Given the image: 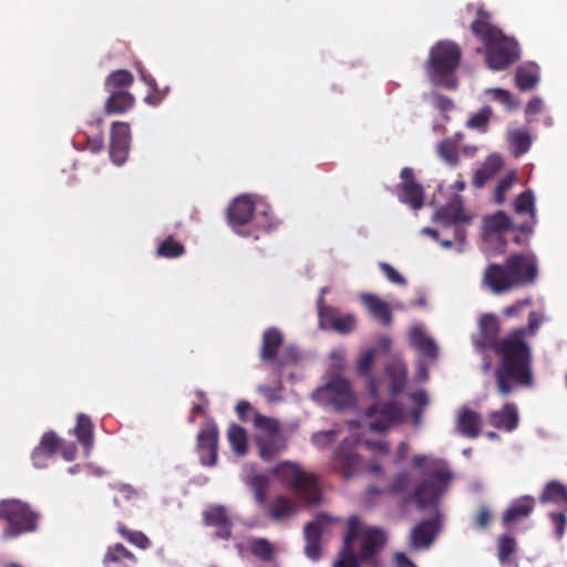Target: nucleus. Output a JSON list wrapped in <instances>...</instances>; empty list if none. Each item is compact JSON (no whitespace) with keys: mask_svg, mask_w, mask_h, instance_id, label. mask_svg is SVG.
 <instances>
[{"mask_svg":"<svg viewBox=\"0 0 567 567\" xmlns=\"http://www.w3.org/2000/svg\"><path fill=\"white\" fill-rule=\"evenodd\" d=\"M340 433V427H333L327 431H319L311 435V443L319 447L324 449L328 445H330L338 437Z\"/></svg>","mask_w":567,"mask_h":567,"instance_id":"nucleus-46","label":"nucleus"},{"mask_svg":"<svg viewBox=\"0 0 567 567\" xmlns=\"http://www.w3.org/2000/svg\"><path fill=\"white\" fill-rule=\"evenodd\" d=\"M409 450H410V446L406 442L403 441L399 444L398 450L395 452V457H394L395 465H400L408 458Z\"/></svg>","mask_w":567,"mask_h":567,"instance_id":"nucleus-61","label":"nucleus"},{"mask_svg":"<svg viewBox=\"0 0 567 567\" xmlns=\"http://www.w3.org/2000/svg\"><path fill=\"white\" fill-rule=\"evenodd\" d=\"M256 443L259 449V456L266 461L271 462L287 447V442L282 433H275V435H256Z\"/></svg>","mask_w":567,"mask_h":567,"instance_id":"nucleus-23","label":"nucleus"},{"mask_svg":"<svg viewBox=\"0 0 567 567\" xmlns=\"http://www.w3.org/2000/svg\"><path fill=\"white\" fill-rule=\"evenodd\" d=\"M405 412L401 404L393 400L377 401L368 409L363 422L371 431L383 432L403 422Z\"/></svg>","mask_w":567,"mask_h":567,"instance_id":"nucleus-13","label":"nucleus"},{"mask_svg":"<svg viewBox=\"0 0 567 567\" xmlns=\"http://www.w3.org/2000/svg\"><path fill=\"white\" fill-rule=\"evenodd\" d=\"M249 549L254 556L262 561H270L274 555V546L266 538H251L248 540Z\"/></svg>","mask_w":567,"mask_h":567,"instance_id":"nucleus-41","label":"nucleus"},{"mask_svg":"<svg viewBox=\"0 0 567 567\" xmlns=\"http://www.w3.org/2000/svg\"><path fill=\"white\" fill-rule=\"evenodd\" d=\"M228 441L237 455H245L247 452V434L239 425H231L228 430Z\"/></svg>","mask_w":567,"mask_h":567,"instance_id":"nucleus-40","label":"nucleus"},{"mask_svg":"<svg viewBox=\"0 0 567 567\" xmlns=\"http://www.w3.org/2000/svg\"><path fill=\"white\" fill-rule=\"evenodd\" d=\"M542 107H543L542 99L538 96H535L527 103L525 112L528 115L537 114L542 111Z\"/></svg>","mask_w":567,"mask_h":567,"instance_id":"nucleus-64","label":"nucleus"},{"mask_svg":"<svg viewBox=\"0 0 567 567\" xmlns=\"http://www.w3.org/2000/svg\"><path fill=\"white\" fill-rule=\"evenodd\" d=\"M498 332L497 317L484 315L473 343L480 354L492 350L501 358L495 369V382L498 393L506 396L517 388L533 385V354L530 346L524 340V330H515L505 338H499Z\"/></svg>","mask_w":567,"mask_h":567,"instance_id":"nucleus-2","label":"nucleus"},{"mask_svg":"<svg viewBox=\"0 0 567 567\" xmlns=\"http://www.w3.org/2000/svg\"><path fill=\"white\" fill-rule=\"evenodd\" d=\"M260 359L262 362L272 363L275 369L282 370L299 360V352L293 346L284 347L282 333L277 328L271 327L262 333Z\"/></svg>","mask_w":567,"mask_h":567,"instance_id":"nucleus-10","label":"nucleus"},{"mask_svg":"<svg viewBox=\"0 0 567 567\" xmlns=\"http://www.w3.org/2000/svg\"><path fill=\"white\" fill-rule=\"evenodd\" d=\"M184 246L171 237L164 240L157 248L158 255L167 258L178 257L184 254Z\"/></svg>","mask_w":567,"mask_h":567,"instance_id":"nucleus-47","label":"nucleus"},{"mask_svg":"<svg viewBox=\"0 0 567 567\" xmlns=\"http://www.w3.org/2000/svg\"><path fill=\"white\" fill-rule=\"evenodd\" d=\"M516 550L515 538L509 535H503L498 540V558L502 564L508 560L509 556Z\"/></svg>","mask_w":567,"mask_h":567,"instance_id":"nucleus-48","label":"nucleus"},{"mask_svg":"<svg viewBox=\"0 0 567 567\" xmlns=\"http://www.w3.org/2000/svg\"><path fill=\"white\" fill-rule=\"evenodd\" d=\"M534 506L535 498L529 495H524L512 501L507 509L503 513V523L507 525L529 516Z\"/></svg>","mask_w":567,"mask_h":567,"instance_id":"nucleus-26","label":"nucleus"},{"mask_svg":"<svg viewBox=\"0 0 567 567\" xmlns=\"http://www.w3.org/2000/svg\"><path fill=\"white\" fill-rule=\"evenodd\" d=\"M538 276L537 259L534 254H516L501 264H491L484 271V284L496 295L516 287L529 285Z\"/></svg>","mask_w":567,"mask_h":567,"instance_id":"nucleus-4","label":"nucleus"},{"mask_svg":"<svg viewBox=\"0 0 567 567\" xmlns=\"http://www.w3.org/2000/svg\"><path fill=\"white\" fill-rule=\"evenodd\" d=\"M312 398L315 401L331 405L336 410L349 409L355 402L350 382L339 374L332 375L323 386L317 389Z\"/></svg>","mask_w":567,"mask_h":567,"instance_id":"nucleus-12","label":"nucleus"},{"mask_svg":"<svg viewBox=\"0 0 567 567\" xmlns=\"http://www.w3.org/2000/svg\"><path fill=\"white\" fill-rule=\"evenodd\" d=\"M507 141L514 156L518 157L527 153L532 145L530 135L523 130H515L508 133Z\"/></svg>","mask_w":567,"mask_h":567,"instance_id":"nucleus-38","label":"nucleus"},{"mask_svg":"<svg viewBox=\"0 0 567 567\" xmlns=\"http://www.w3.org/2000/svg\"><path fill=\"white\" fill-rule=\"evenodd\" d=\"M252 423L257 430L261 431L258 435L271 436L275 435V433H281L280 425L277 420L265 416L260 413L254 412Z\"/></svg>","mask_w":567,"mask_h":567,"instance_id":"nucleus-42","label":"nucleus"},{"mask_svg":"<svg viewBox=\"0 0 567 567\" xmlns=\"http://www.w3.org/2000/svg\"><path fill=\"white\" fill-rule=\"evenodd\" d=\"M484 93L486 95H492V99L494 101L499 102L508 110H513V109L517 107V103L515 101H513L512 95H511L509 91H507V90L499 89V87L486 89L484 91Z\"/></svg>","mask_w":567,"mask_h":567,"instance_id":"nucleus-49","label":"nucleus"},{"mask_svg":"<svg viewBox=\"0 0 567 567\" xmlns=\"http://www.w3.org/2000/svg\"><path fill=\"white\" fill-rule=\"evenodd\" d=\"M297 513L296 503L285 496H277L272 502L270 516L275 520L286 519L295 516Z\"/></svg>","mask_w":567,"mask_h":567,"instance_id":"nucleus-36","label":"nucleus"},{"mask_svg":"<svg viewBox=\"0 0 567 567\" xmlns=\"http://www.w3.org/2000/svg\"><path fill=\"white\" fill-rule=\"evenodd\" d=\"M491 116L492 109L489 106H484L467 120L466 126L485 133L487 131Z\"/></svg>","mask_w":567,"mask_h":567,"instance_id":"nucleus-44","label":"nucleus"},{"mask_svg":"<svg viewBox=\"0 0 567 567\" xmlns=\"http://www.w3.org/2000/svg\"><path fill=\"white\" fill-rule=\"evenodd\" d=\"M549 517L555 526L557 538H561L567 525V518L565 513H550Z\"/></svg>","mask_w":567,"mask_h":567,"instance_id":"nucleus-55","label":"nucleus"},{"mask_svg":"<svg viewBox=\"0 0 567 567\" xmlns=\"http://www.w3.org/2000/svg\"><path fill=\"white\" fill-rule=\"evenodd\" d=\"M411 346L417 350L419 354L432 361L439 357V348L433 338L425 332L424 326L414 324L409 334Z\"/></svg>","mask_w":567,"mask_h":567,"instance_id":"nucleus-20","label":"nucleus"},{"mask_svg":"<svg viewBox=\"0 0 567 567\" xmlns=\"http://www.w3.org/2000/svg\"><path fill=\"white\" fill-rule=\"evenodd\" d=\"M411 400L417 409H423L429 403V395L425 390H417L410 394Z\"/></svg>","mask_w":567,"mask_h":567,"instance_id":"nucleus-60","label":"nucleus"},{"mask_svg":"<svg viewBox=\"0 0 567 567\" xmlns=\"http://www.w3.org/2000/svg\"><path fill=\"white\" fill-rule=\"evenodd\" d=\"M271 474L292 489L302 502L309 505L319 503L320 491L316 477L303 471L299 464L291 461L279 462L271 470Z\"/></svg>","mask_w":567,"mask_h":567,"instance_id":"nucleus-7","label":"nucleus"},{"mask_svg":"<svg viewBox=\"0 0 567 567\" xmlns=\"http://www.w3.org/2000/svg\"><path fill=\"white\" fill-rule=\"evenodd\" d=\"M509 227L516 229L515 226L511 225V220L504 212H497L496 214L484 218V229L487 237L492 235L499 236L502 230Z\"/></svg>","mask_w":567,"mask_h":567,"instance_id":"nucleus-37","label":"nucleus"},{"mask_svg":"<svg viewBox=\"0 0 567 567\" xmlns=\"http://www.w3.org/2000/svg\"><path fill=\"white\" fill-rule=\"evenodd\" d=\"M540 323H542L540 315H538L535 311H532L528 316L527 327L519 328L518 330H524V337L527 333L534 334L538 330Z\"/></svg>","mask_w":567,"mask_h":567,"instance_id":"nucleus-56","label":"nucleus"},{"mask_svg":"<svg viewBox=\"0 0 567 567\" xmlns=\"http://www.w3.org/2000/svg\"><path fill=\"white\" fill-rule=\"evenodd\" d=\"M380 268L385 275L386 279L395 285H405L404 277L399 274L391 265L386 262H380Z\"/></svg>","mask_w":567,"mask_h":567,"instance_id":"nucleus-54","label":"nucleus"},{"mask_svg":"<svg viewBox=\"0 0 567 567\" xmlns=\"http://www.w3.org/2000/svg\"><path fill=\"white\" fill-rule=\"evenodd\" d=\"M412 466L419 471L420 478L410 471H401L392 478L386 491L400 496L404 503L415 504L421 511L435 509V517L419 523L410 533L409 546L417 551L429 549L440 530L437 504L447 492L453 473L445 461L425 454L414 455Z\"/></svg>","mask_w":567,"mask_h":567,"instance_id":"nucleus-1","label":"nucleus"},{"mask_svg":"<svg viewBox=\"0 0 567 567\" xmlns=\"http://www.w3.org/2000/svg\"><path fill=\"white\" fill-rule=\"evenodd\" d=\"M385 373L390 379V393L398 395L406 384L408 369L405 363L400 359H394L386 364Z\"/></svg>","mask_w":567,"mask_h":567,"instance_id":"nucleus-29","label":"nucleus"},{"mask_svg":"<svg viewBox=\"0 0 567 567\" xmlns=\"http://www.w3.org/2000/svg\"><path fill=\"white\" fill-rule=\"evenodd\" d=\"M358 439L349 436L337 446L332 457V468L344 480L354 477L362 467V460L355 451Z\"/></svg>","mask_w":567,"mask_h":567,"instance_id":"nucleus-14","label":"nucleus"},{"mask_svg":"<svg viewBox=\"0 0 567 567\" xmlns=\"http://www.w3.org/2000/svg\"><path fill=\"white\" fill-rule=\"evenodd\" d=\"M502 163V157L499 155H489L484 165L475 172L473 176V185L477 188L484 186V184L499 171Z\"/></svg>","mask_w":567,"mask_h":567,"instance_id":"nucleus-34","label":"nucleus"},{"mask_svg":"<svg viewBox=\"0 0 567 567\" xmlns=\"http://www.w3.org/2000/svg\"><path fill=\"white\" fill-rule=\"evenodd\" d=\"M427 379H429L427 365L423 360H419L416 363L415 381L422 383V382H425Z\"/></svg>","mask_w":567,"mask_h":567,"instance_id":"nucleus-62","label":"nucleus"},{"mask_svg":"<svg viewBox=\"0 0 567 567\" xmlns=\"http://www.w3.org/2000/svg\"><path fill=\"white\" fill-rule=\"evenodd\" d=\"M218 430L214 422L208 421L197 435V450L200 464L213 466L217 462Z\"/></svg>","mask_w":567,"mask_h":567,"instance_id":"nucleus-17","label":"nucleus"},{"mask_svg":"<svg viewBox=\"0 0 567 567\" xmlns=\"http://www.w3.org/2000/svg\"><path fill=\"white\" fill-rule=\"evenodd\" d=\"M433 103H434L436 109H439L440 111H443V112H446V111H450V110L453 109L452 100L446 97V96H444V95L434 94L433 95Z\"/></svg>","mask_w":567,"mask_h":567,"instance_id":"nucleus-57","label":"nucleus"},{"mask_svg":"<svg viewBox=\"0 0 567 567\" xmlns=\"http://www.w3.org/2000/svg\"><path fill=\"white\" fill-rule=\"evenodd\" d=\"M0 517L8 522L3 530V538H14L23 533L33 532L37 528V514L29 505L19 499L0 502Z\"/></svg>","mask_w":567,"mask_h":567,"instance_id":"nucleus-9","label":"nucleus"},{"mask_svg":"<svg viewBox=\"0 0 567 567\" xmlns=\"http://www.w3.org/2000/svg\"><path fill=\"white\" fill-rule=\"evenodd\" d=\"M400 176L402 179L398 195L400 202L409 205L414 210L420 209L424 203L423 188L415 183L413 171L405 167L401 171Z\"/></svg>","mask_w":567,"mask_h":567,"instance_id":"nucleus-18","label":"nucleus"},{"mask_svg":"<svg viewBox=\"0 0 567 567\" xmlns=\"http://www.w3.org/2000/svg\"><path fill=\"white\" fill-rule=\"evenodd\" d=\"M140 78L154 92L153 95L148 94L145 97V102L151 105H158L166 95V93L168 92V87H165L163 89V91H159L155 79L152 75L147 74L146 71L143 69H140Z\"/></svg>","mask_w":567,"mask_h":567,"instance_id":"nucleus-43","label":"nucleus"},{"mask_svg":"<svg viewBox=\"0 0 567 567\" xmlns=\"http://www.w3.org/2000/svg\"><path fill=\"white\" fill-rule=\"evenodd\" d=\"M332 519L326 515L320 514L313 519L309 522L305 526V554L311 560H318L321 556V547L320 540L322 535L326 533L328 526L331 524Z\"/></svg>","mask_w":567,"mask_h":567,"instance_id":"nucleus-15","label":"nucleus"},{"mask_svg":"<svg viewBox=\"0 0 567 567\" xmlns=\"http://www.w3.org/2000/svg\"><path fill=\"white\" fill-rule=\"evenodd\" d=\"M204 520L207 526L215 527V536L228 539L231 536L233 524L226 514L224 506H214L204 512Z\"/></svg>","mask_w":567,"mask_h":567,"instance_id":"nucleus-22","label":"nucleus"},{"mask_svg":"<svg viewBox=\"0 0 567 567\" xmlns=\"http://www.w3.org/2000/svg\"><path fill=\"white\" fill-rule=\"evenodd\" d=\"M127 561L134 564L135 557L122 544L110 547L103 559L105 567H131Z\"/></svg>","mask_w":567,"mask_h":567,"instance_id":"nucleus-33","label":"nucleus"},{"mask_svg":"<svg viewBox=\"0 0 567 567\" xmlns=\"http://www.w3.org/2000/svg\"><path fill=\"white\" fill-rule=\"evenodd\" d=\"M360 298L374 319L379 320L384 326L392 322V313L388 302L368 292L362 293Z\"/></svg>","mask_w":567,"mask_h":567,"instance_id":"nucleus-27","label":"nucleus"},{"mask_svg":"<svg viewBox=\"0 0 567 567\" xmlns=\"http://www.w3.org/2000/svg\"><path fill=\"white\" fill-rule=\"evenodd\" d=\"M473 33L483 42L486 50V64L491 70L507 69L518 58V44L489 22V14L482 9L472 22Z\"/></svg>","mask_w":567,"mask_h":567,"instance_id":"nucleus-5","label":"nucleus"},{"mask_svg":"<svg viewBox=\"0 0 567 567\" xmlns=\"http://www.w3.org/2000/svg\"><path fill=\"white\" fill-rule=\"evenodd\" d=\"M59 439L53 432L43 434L40 445L37 449H41L44 453V458H50L58 447Z\"/></svg>","mask_w":567,"mask_h":567,"instance_id":"nucleus-52","label":"nucleus"},{"mask_svg":"<svg viewBox=\"0 0 567 567\" xmlns=\"http://www.w3.org/2000/svg\"><path fill=\"white\" fill-rule=\"evenodd\" d=\"M488 423L497 430L513 432L519 423L518 408L513 402H507L502 409L492 411L488 414Z\"/></svg>","mask_w":567,"mask_h":567,"instance_id":"nucleus-19","label":"nucleus"},{"mask_svg":"<svg viewBox=\"0 0 567 567\" xmlns=\"http://www.w3.org/2000/svg\"><path fill=\"white\" fill-rule=\"evenodd\" d=\"M516 85L522 91L532 90L539 81V70L534 63L520 65L516 71Z\"/></svg>","mask_w":567,"mask_h":567,"instance_id":"nucleus-35","label":"nucleus"},{"mask_svg":"<svg viewBox=\"0 0 567 567\" xmlns=\"http://www.w3.org/2000/svg\"><path fill=\"white\" fill-rule=\"evenodd\" d=\"M133 104L134 96L131 93L121 90L114 91L111 92L105 102V113L122 114L132 109Z\"/></svg>","mask_w":567,"mask_h":567,"instance_id":"nucleus-31","label":"nucleus"},{"mask_svg":"<svg viewBox=\"0 0 567 567\" xmlns=\"http://www.w3.org/2000/svg\"><path fill=\"white\" fill-rule=\"evenodd\" d=\"M462 140L463 134L456 133L454 136L443 140L436 146L439 157L452 167L458 163V146Z\"/></svg>","mask_w":567,"mask_h":567,"instance_id":"nucleus-30","label":"nucleus"},{"mask_svg":"<svg viewBox=\"0 0 567 567\" xmlns=\"http://www.w3.org/2000/svg\"><path fill=\"white\" fill-rule=\"evenodd\" d=\"M393 567H417L404 553L396 551L393 555Z\"/></svg>","mask_w":567,"mask_h":567,"instance_id":"nucleus-58","label":"nucleus"},{"mask_svg":"<svg viewBox=\"0 0 567 567\" xmlns=\"http://www.w3.org/2000/svg\"><path fill=\"white\" fill-rule=\"evenodd\" d=\"M386 543V534L379 527L361 528L359 517L351 516L339 558L332 567H360L372 559Z\"/></svg>","mask_w":567,"mask_h":567,"instance_id":"nucleus-3","label":"nucleus"},{"mask_svg":"<svg viewBox=\"0 0 567 567\" xmlns=\"http://www.w3.org/2000/svg\"><path fill=\"white\" fill-rule=\"evenodd\" d=\"M275 374H276V385L275 386H270L267 384H259L257 386V392L259 394H261L266 399V401L269 403H277V402L282 401V399H284L281 395L282 372H281V370L275 369Z\"/></svg>","mask_w":567,"mask_h":567,"instance_id":"nucleus-39","label":"nucleus"},{"mask_svg":"<svg viewBox=\"0 0 567 567\" xmlns=\"http://www.w3.org/2000/svg\"><path fill=\"white\" fill-rule=\"evenodd\" d=\"M434 219L445 230H453L456 251L462 254L466 240V228L472 224V216L464 210L461 197L455 195L446 205L437 209Z\"/></svg>","mask_w":567,"mask_h":567,"instance_id":"nucleus-8","label":"nucleus"},{"mask_svg":"<svg viewBox=\"0 0 567 567\" xmlns=\"http://www.w3.org/2000/svg\"><path fill=\"white\" fill-rule=\"evenodd\" d=\"M374 360V350L370 349L364 351L358 359L357 370L361 375H365L370 372L371 365Z\"/></svg>","mask_w":567,"mask_h":567,"instance_id":"nucleus-53","label":"nucleus"},{"mask_svg":"<svg viewBox=\"0 0 567 567\" xmlns=\"http://www.w3.org/2000/svg\"><path fill=\"white\" fill-rule=\"evenodd\" d=\"M241 476L244 482L254 489L256 502L259 504L265 503L268 476L257 473L254 465L245 466Z\"/></svg>","mask_w":567,"mask_h":567,"instance_id":"nucleus-28","label":"nucleus"},{"mask_svg":"<svg viewBox=\"0 0 567 567\" xmlns=\"http://www.w3.org/2000/svg\"><path fill=\"white\" fill-rule=\"evenodd\" d=\"M78 441L83 445L86 456L90 455L94 445L93 424L90 417L83 413L78 415L74 429Z\"/></svg>","mask_w":567,"mask_h":567,"instance_id":"nucleus-32","label":"nucleus"},{"mask_svg":"<svg viewBox=\"0 0 567 567\" xmlns=\"http://www.w3.org/2000/svg\"><path fill=\"white\" fill-rule=\"evenodd\" d=\"M131 130L125 122H114L111 127L110 158L117 165H123L130 152Z\"/></svg>","mask_w":567,"mask_h":567,"instance_id":"nucleus-16","label":"nucleus"},{"mask_svg":"<svg viewBox=\"0 0 567 567\" xmlns=\"http://www.w3.org/2000/svg\"><path fill=\"white\" fill-rule=\"evenodd\" d=\"M515 182V174L509 173L505 177L498 181L496 189H495V202L497 204H503L505 202V195L507 190L513 186Z\"/></svg>","mask_w":567,"mask_h":567,"instance_id":"nucleus-51","label":"nucleus"},{"mask_svg":"<svg viewBox=\"0 0 567 567\" xmlns=\"http://www.w3.org/2000/svg\"><path fill=\"white\" fill-rule=\"evenodd\" d=\"M255 205L247 195H241L234 199L228 209V220L233 229L240 236H252L250 229H243L245 226L256 225L258 228L269 229L270 225L257 221L259 216L266 218L267 210H257L254 215Z\"/></svg>","mask_w":567,"mask_h":567,"instance_id":"nucleus-11","label":"nucleus"},{"mask_svg":"<svg viewBox=\"0 0 567 567\" xmlns=\"http://www.w3.org/2000/svg\"><path fill=\"white\" fill-rule=\"evenodd\" d=\"M133 82V75L126 70H117L112 72L105 80V89H121L130 86Z\"/></svg>","mask_w":567,"mask_h":567,"instance_id":"nucleus-45","label":"nucleus"},{"mask_svg":"<svg viewBox=\"0 0 567 567\" xmlns=\"http://www.w3.org/2000/svg\"><path fill=\"white\" fill-rule=\"evenodd\" d=\"M367 446L380 454H386L389 452V444L388 442L380 440V441H367Z\"/></svg>","mask_w":567,"mask_h":567,"instance_id":"nucleus-63","label":"nucleus"},{"mask_svg":"<svg viewBox=\"0 0 567 567\" xmlns=\"http://www.w3.org/2000/svg\"><path fill=\"white\" fill-rule=\"evenodd\" d=\"M461 60V49L452 41H439L432 47L426 63V72L430 81L447 90L457 87L455 75Z\"/></svg>","mask_w":567,"mask_h":567,"instance_id":"nucleus-6","label":"nucleus"},{"mask_svg":"<svg viewBox=\"0 0 567 567\" xmlns=\"http://www.w3.org/2000/svg\"><path fill=\"white\" fill-rule=\"evenodd\" d=\"M483 421L481 415L467 408L460 410L456 419L457 431L466 437H477L482 430Z\"/></svg>","mask_w":567,"mask_h":567,"instance_id":"nucleus-24","label":"nucleus"},{"mask_svg":"<svg viewBox=\"0 0 567 567\" xmlns=\"http://www.w3.org/2000/svg\"><path fill=\"white\" fill-rule=\"evenodd\" d=\"M118 532L132 544L137 546L141 549H146L150 547L151 542L142 532H130L125 527L120 526Z\"/></svg>","mask_w":567,"mask_h":567,"instance_id":"nucleus-50","label":"nucleus"},{"mask_svg":"<svg viewBox=\"0 0 567 567\" xmlns=\"http://www.w3.org/2000/svg\"><path fill=\"white\" fill-rule=\"evenodd\" d=\"M530 303V301L528 299H525V300H520V301H517L508 307H506L504 310H503V313L504 316L506 317H514L516 316L519 311H522L526 306H528Z\"/></svg>","mask_w":567,"mask_h":567,"instance_id":"nucleus-59","label":"nucleus"},{"mask_svg":"<svg viewBox=\"0 0 567 567\" xmlns=\"http://www.w3.org/2000/svg\"><path fill=\"white\" fill-rule=\"evenodd\" d=\"M328 291L327 287L321 288V296L318 298L317 306H318V313L321 320H326V318H329L331 316V327L340 332V333H348L350 332L354 324L355 319L352 315H346L342 317H333V310L330 308H326L323 306V295Z\"/></svg>","mask_w":567,"mask_h":567,"instance_id":"nucleus-25","label":"nucleus"},{"mask_svg":"<svg viewBox=\"0 0 567 567\" xmlns=\"http://www.w3.org/2000/svg\"><path fill=\"white\" fill-rule=\"evenodd\" d=\"M514 207L516 214L529 216V221L515 225V228H517L522 233L532 234L533 228L537 223L534 193L530 189H527L519 194V196L515 200Z\"/></svg>","mask_w":567,"mask_h":567,"instance_id":"nucleus-21","label":"nucleus"}]
</instances>
